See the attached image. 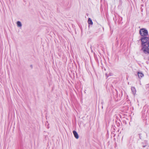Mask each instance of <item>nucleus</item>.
<instances>
[{"mask_svg":"<svg viewBox=\"0 0 149 149\" xmlns=\"http://www.w3.org/2000/svg\"><path fill=\"white\" fill-rule=\"evenodd\" d=\"M142 51L146 54L149 53V38L144 37L141 39Z\"/></svg>","mask_w":149,"mask_h":149,"instance_id":"1","label":"nucleus"},{"mask_svg":"<svg viewBox=\"0 0 149 149\" xmlns=\"http://www.w3.org/2000/svg\"><path fill=\"white\" fill-rule=\"evenodd\" d=\"M139 33L141 36H147L148 35V32L146 30L143 28L140 29Z\"/></svg>","mask_w":149,"mask_h":149,"instance_id":"2","label":"nucleus"},{"mask_svg":"<svg viewBox=\"0 0 149 149\" xmlns=\"http://www.w3.org/2000/svg\"><path fill=\"white\" fill-rule=\"evenodd\" d=\"M137 74L139 78L140 79L143 77L144 76L143 73L141 72H138Z\"/></svg>","mask_w":149,"mask_h":149,"instance_id":"3","label":"nucleus"},{"mask_svg":"<svg viewBox=\"0 0 149 149\" xmlns=\"http://www.w3.org/2000/svg\"><path fill=\"white\" fill-rule=\"evenodd\" d=\"M73 133L76 139H78L79 138V136L77 132L76 131L74 130L73 131Z\"/></svg>","mask_w":149,"mask_h":149,"instance_id":"4","label":"nucleus"},{"mask_svg":"<svg viewBox=\"0 0 149 149\" xmlns=\"http://www.w3.org/2000/svg\"><path fill=\"white\" fill-rule=\"evenodd\" d=\"M16 24L17 27H18L21 28L22 26V24L21 22L20 21H17L16 23Z\"/></svg>","mask_w":149,"mask_h":149,"instance_id":"5","label":"nucleus"},{"mask_svg":"<svg viewBox=\"0 0 149 149\" xmlns=\"http://www.w3.org/2000/svg\"><path fill=\"white\" fill-rule=\"evenodd\" d=\"M131 90L134 95H135L136 93V90L134 87H131Z\"/></svg>","mask_w":149,"mask_h":149,"instance_id":"6","label":"nucleus"},{"mask_svg":"<svg viewBox=\"0 0 149 149\" xmlns=\"http://www.w3.org/2000/svg\"><path fill=\"white\" fill-rule=\"evenodd\" d=\"M88 24H90L91 25H93V22L92 21V20L90 18H89L88 21Z\"/></svg>","mask_w":149,"mask_h":149,"instance_id":"7","label":"nucleus"},{"mask_svg":"<svg viewBox=\"0 0 149 149\" xmlns=\"http://www.w3.org/2000/svg\"><path fill=\"white\" fill-rule=\"evenodd\" d=\"M106 75L107 77H109V75H107V74H106Z\"/></svg>","mask_w":149,"mask_h":149,"instance_id":"8","label":"nucleus"}]
</instances>
